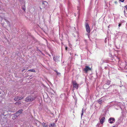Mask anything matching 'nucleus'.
Segmentation results:
<instances>
[{
  "instance_id": "nucleus-2",
  "label": "nucleus",
  "mask_w": 127,
  "mask_h": 127,
  "mask_svg": "<svg viewBox=\"0 0 127 127\" xmlns=\"http://www.w3.org/2000/svg\"><path fill=\"white\" fill-rule=\"evenodd\" d=\"M86 28L87 32L89 33L90 32V29L89 26L87 23L85 25Z\"/></svg>"
},
{
  "instance_id": "nucleus-15",
  "label": "nucleus",
  "mask_w": 127,
  "mask_h": 127,
  "mask_svg": "<svg viewBox=\"0 0 127 127\" xmlns=\"http://www.w3.org/2000/svg\"><path fill=\"white\" fill-rule=\"evenodd\" d=\"M55 124L54 123H53V124H51L50 125V127H55L54 125Z\"/></svg>"
},
{
  "instance_id": "nucleus-22",
  "label": "nucleus",
  "mask_w": 127,
  "mask_h": 127,
  "mask_svg": "<svg viewBox=\"0 0 127 127\" xmlns=\"http://www.w3.org/2000/svg\"><path fill=\"white\" fill-rule=\"evenodd\" d=\"M126 9H127V5H126L125 6Z\"/></svg>"
},
{
  "instance_id": "nucleus-5",
  "label": "nucleus",
  "mask_w": 127,
  "mask_h": 127,
  "mask_svg": "<svg viewBox=\"0 0 127 127\" xmlns=\"http://www.w3.org/2000/svg\"><path fill=\"white\" fill-rule=\"evenodd\" d=\"M23 97L22 96H17L15 97L14 99V100L15 101H18L19 100H21L23 98Z\"/></svg>"
},
{
  "instance_id": "nucleus-18",
  "label": "nucleus",
  "mask_w": 127,
  "mask_h": 127,
  "mask_svg": "<svg viewBox=\"0 0 127 127\" xmlns=\"http://www.w3.org/2000/svg\"><path fill=\"white\" fill-rule=\"evenodd\" d=\"M83 108L82 109V113H81V117H82V115H83V113H84V111H83Z\"/></svg>"
},
{
  "instance_id": "nucleus-26",
  "label": "nucleus",
  "mask_w": 127,
  "mask_h": 127,
  "mask_svg": "<svg viewBox=\"0 0 127 127\" xmlns=\"http://www.w3.org/2000/svg\"><path fill=\"white\" fill-rule=\"evenodd\" d=\"M116 127L115 126H114L113 127Z\"/></svg>"
},
{
  "instance_id": "nucleus-25",
  "label": "nucleus",
  "mask_w": 127,
  "mask_h": 127,
  "mask_svg": "<svg viewBox=\"0 0 127 127\" xmlns=\"http://www.w3.org/2000/svg\"><path fill=\"white\" fill-rule=\"evenodd\" d=\"M67 47H65V50H67Z\"/></svg>"
},
{
  "instance_id": "nucleus-16",
  "label": "nucleus",
  "mask_w": 127,
  "mask_h": 127,
  "mask_svg": "<svg viewBox=\"0 0 127 127\" xmlns=\"http://www.w3.org/2000/svg\"><path fill=\"white\" fill-rule=\"evenodd\" d=\"M28 71H30L33 72H35V70L33 69H30L28 70Z\"/></svg>"
},
{
  "instance_id": "nucleus-24",
  "label": "nucleus",
  "mask_w": 127,
  "mask_h": 127,
  "mask_svg": "<svg viewBox=\"0 0 127 127\" xmlns=\"http://www.w3.org/2000/svg\"><path fill=\"white\" fill-rule=\"evenodd\" d=\"M121 24H120L119 25H118L119 26V27H120V26H121Z\"/></svg>"
},
{
  "instance_id": "nucleus-20",
  "label": "nucleus",
  "mask_w": 127,
  "mask_h": 127,
  "mask_svg": "<svg viewBox=\"0 0 127 127\" xmlns=\"http://www.w3.org/2000/svg\"><path fill=\"white\" fill-rule=\"evenodd\" d=\"M22 9L24 11H25L26 9L25 7H23L22 8Z\"/></svg>"
},
{
  "instance_id": "nucleus-27",
  "label": "nucleus",
  "mask_w": 127,
  "mask_h": 127,
  "mask_svg": "<svg viewBox=\"0 0 127 127\" xmlns=\"http://www.w3.org/2000/svg\"><path fill=\"white\" fill-rule=\"evenodd\" d=\"M109 83H110V82L109 81Z\"/></svg>"
},
{
  "instance_id": "nucleus-14",
  "label": "nucleus",
  "mask_w": 127,
  "mask_h": 127,
  "mask_svg": "<svg viewBox=\"0 0 127 127\" xmlns=\"http://www.w3.org/2000/svg\"><path fill=\"white\" fill-rule=\"evenodd\" d=\"M21 103V102L20 101H18L15 103V105H18Z\"/></svg>"
},
{
  "instance_id": "nucleus-6",
  "label": "nucleus",
  "mask_w": 127,
  "mask_h": 127,
  "mask_svg": "<svg viewBox=\"0 0 127 127\" xmlns=\"http://www.w3.org/2000/svg\"><path fill=\"white\" fill-rule=\"evenodd\" d=\"M91 70V68L88 66H86L84 69V70L86 73H87L88 71Z\"/></svg>"
},
{
  "instance_id": "nucleus-4",
  "label": "nucleus",
  "mask_w": 127,
  "mask_h": 127,
  "mask_svg": "<svg viewBox=\"0 0 127 127\" xmlns=\"http://www.w3.org/2000/svg\"><path fill=\"white\" fill-rule=\"evenodd\" d=\"M115 121V119L114 118H110L108 120L109 123L110 124H112L114 123Z\"/></svg>"
},
{
  "instance_id": "nucleus-9",
  "label": "nucleus",
  "mask_w": 127,
  "mask_h": 127,
  "mask_svg": "<svg viewBox=\"0 0 127 127\" xmlns=\"http://www.w3.org/2000/svg\"><path fill=\"white\" fill-rule=\"evenodd\" d=\"M42 4L43 5V6L44 7H46L48 5V3L46 1H44L43 3Z\"/></svg>"
},
{
  "instance_id": "nucleus-13",
  "label": "nucleus",
  "mask_w": 127,
  "mask_h": 127,
  "mask_svg": "<svg viewBox=\"0 0 127 127\" xmlns=\"http://www.w3.org/2000/svg\"><path fill=\"white\" fill-rule=\"evenodd\" d=\"M59 58L57 57V56H56L54 57L53 58V59L55 61H58V59H59Z\"/></svg>"
},
{
  "instance_id": "nucleus-3",
  "label": "nucleus",
  "mask_w": 127,
  "mask_h": 127,
  "mask_svg": "<svg viewBox=\"0 0 127 127\" xmlns=\"http://www.w3.org/2000/svg\"><path fill=\"white\" fill-rule=\"evenodd\" d=\"M105 99L104 98H102L98 100V102L99 104H101L104 101Z\"/></svg>"
},
{
  "instance_id": "nucleus-10",
  "label": "nucleus",
  "mask_w": 127,
  "mask_h": 127,
  "mask_svg": "<svg viewBox=\"0 0 127 127\" xmlns=\"http://www.w3.org/2000/svg\"><path fill=\"white\" fill-rule=\"evenodd\" d=\"M105 118L104 117H103L100 120V122L101 124H102L105 121Z\"/></svg>"
},
{
  "instance_id": "nucleus-7",
  "label": "nucleus",
  "mask_w": 127,
  "mask_h": 127,
  "mask_svg": "<svg viewBox=\"0 0 127 127\" xmlns=\"http://www.w3.org/2000/svg\"><path fill=\"white\" fill-rule=\"evenodd\" d=\"M40 123L37 120H36L34 124L37 127H39L40 125Z\"/></svg>"
},
{
  "instance_id": "nucleus-8",
  "label": "nucleus",
  "mask_w": 127,
  "mask_h": 127,
  "mask_svg": "<svg viewBox=\"0 0 127 127\" xmlns=\"http://www.w3.org/2000/svg\"><path fill=\"white\" fill-rule=\"evenodd\" d=\"M73 86L74 88H75L76 89H77L78 87V85L75 82L73 83Z\"/></svg>"
},
{
  "instance_id": "nucleus-19",
  "label": "nucleus",
  "mask_w": 127,
  "mask_h": 127,
  "mask_svg": "<svg viewBox=\"0 0 127 127\" xmlns=\"http://www.w3.org/2000/svg\"><path fill=\"white\" fill-rule=\"evenodd\" d=\"M56 72L57 73V75H59V76H60V75L61 74L60 73H59V72H58L57 71H56Z\"/></svg>"
},
{
  "instance_id": "nucleus-17",
  "label": "nucleus",
  "mask_w": 127,
  "mask_h": 127,
  "mask_svg": "<svg viewBox=\"0 0 127 127\" xmlns=\"http://www.w3.org/2000/svg\"><path fill=\"white\" fill-rule=\"evenodd\" d=\"M96 127H101V126L100 125V123H98L96 125Z\"/></svg>"
},
{
  "instance_id": "nucleus-1",
  "label": "nucleus",
  "mask_w": 127,
  "mask_h": 127,
  "mask_svg": "<svg viewBox=\"0 0 127 127\" xmlns=\"http://www.w3.org/2000/svg\"><path fill=\"white\" fill-rule=\"evenodd\" d=\"M35 98V97L29 96L26 97L25 100L27 102L32 101L34 100Z\"/></svg>"
},
{
  "instance_id": "nucleus-12",
  "label": "nucleus",
  "mask_w": 127,
  "mask_h": 127,
  "mask_svg": "<svg viewBox=\"0 0 127 127\" xmlns=\"http://www.w3.org/2000/svg\"><path fill=\"white\" fill-rule=\"evenodd\" d=\"M23 111V110L22 109H21L17 112L16 114H19L21 113Z\"/></svg>"
},
{
  "instance_id": "nucleus-23",
  "label": "nucleus",
  "mask_w": 127,
  "mask_h": 127,
  "mask_svg": "<svg viewBox=\"0 0 127 127\" xmlns=\"http://www.w3.org/2000/svg\"><path fill=\"white\" fill-rule=\"evenodd\" d=\"M25 69V68H24L22 70V72H23V71H24Z\"/></svg>"
},
{
  "instance_id": "nucleus-21",
  "label": "nucleus",
  "mask_w": 127,
  "mask_h": 127,
  "mask_svg": "<svg viewBox=\"0 0 127 127\" xmlns=\"http://www.w3.org/2000/svg\"><path fill=\"white\" fill-rule=\"evenodd\" d=\"M120 1H121L122 2H123L124 1V0H119Z\"/></svg>"
},
{
  "instance_id": "nucleus-11",
  "label": "nucleus",
  "mask_w": 127,
  "mask_h": 127,
  "mask_svg": "<svg viewBox=\"0 0 127 127\" xmlns=\"http://www.w3.org/2000/svg\"><path fill=\"white\" fill-rule=\"evenodd\" d=\"M42 124L43 127H48V125L44 123H43Z\"/></svg>"
}]
</instances>
